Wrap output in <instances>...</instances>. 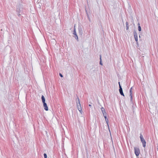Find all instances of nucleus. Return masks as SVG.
Here are the masks:
<instances>
[{
	"mask_svg": "<svg viewBox=\"0 0 158 158\" xmlns=\"http://www.w3.org/2000/svg\"><path fill=\"white\" fill-rule=\"evenodd\" d=\"M140 138L141 141L142 143L143 147L144 148L145 147H146V142L141 134H140Z\"/></svg>",
	"mask_w": 158,
	"mask_h": 158,
	"instance_id": "1",
	"label": "nucleus"
},
{
	"mask_svg": "<svg viewBox=\"0 0 158 158\" xmlns=\"http://www.w3.org/2000/svg\"><path fill=\"white\" fill-rule=\"evenodd\" d=\"M134 150L136 156H139L140 153V151L139 148H138L135 147Z\"/></svg>",
	"mask_w": 158,
	"mask_h": 158,
	"instance_id": "2",
	"label": "nucleus"
},
{
	"mask_svg": "<svg viewBox=\"0 0 158 158\" xmlns=\"http://www.w3.org/2000/svg\"><path fill=\"white\" fill-rule=\"evenodd\" d=\"M73 34H74V37H75V39H76L78 41V36L77 35V33L76 31L75 30V26L74 25V30L73 31Z\"/></svg>",
	"mask_w": 158,
	"mask_h": 158,
	"instance_id": "3",
	"label": "nucleus"
},
{
	"mask_svg": "<svg viewBox=\"0 0 158 158\" xmlns=\"http://www.w3.org/2000/svg\"><path fill=\"white\" fill-rule=\"evenodd\" d=\"M101 110L103 116L106 114V112L105 110L103 107H102L101 108Z\"/></svg>",
	"mask_w": 158,
	"mask_h": 158,
	"instance_id": "4",
	"label": "nucleus"
},
{
	"mask_svg": "<svg viewBox=\"0 0 158 158\" xmlns=\"http://www.w3.org/2000/svg\"><path fill=\"white\" fill-rule=\"evenodd\" d=\"M43 106L44 107V110H46L47 111L48 110V108L47 106V104L45 103V102L43 103Z\"/></svg>",
	"mask_w": 158,
	"mask_h": 158,
	"instance_id": "5",
	"label": "nucleus"
},
{
	"mask_svg": "<svg viewBox=\"0 0 158 158\" xmlns=\"http://www.w3.org/2000/svg\"><path fill=\"white\" fill-rule=\"evenodd\" d=\"M77 108L79 110V111L81 113V111H82V109L81 107V104H79V105L78 104L77 105Z\"/></svg>",
	"mask_w": 158,
	"mask_h": 158,
	"instance_id": "6",
	"label": "nucleus"
},
{
	"mask_svg": "<svg viewBox=\"0 0 158 158\" xmlns=\"http://www.w3.org/2000/svg\"><path fill=\"white\" fill-rule=\"evenodd\" d=\"M130 97L131 100V101L132 99V89H130Z\"/></svg>",
	"mask_w": 158,
	"mask_h": 158,
	"instance_id": "7",
	"label": "nucleus"
},
{
	"mask_svg": "<svg viewBox=\"0 0 158 158\" xmlns=\"http://www.w3.org/2000/svg\"><path fill=\"white\" fill-rule=\"evenodd\" d=\"M119 93H120V94H121V95L123 96H124V94H123V89H119Z\"/></svg>",
	"mask_w": 158,
	"mask_h": 158,
	"instance_id": "8",
	"label": "nucleus"
},
{
	"mask_svg": "<svg viewBox=\"0 0 158 158\" xmlns=\"http://www.w3.org/2000/svg\"><path fill=\"white\" fill-rule=\"evenodd\" d=\"M41 99L43 103L45 102V100L44 97L43 95H42L41 96Z\"/></svg>",
	"mask_w": 158,
	"mask_h": 158,
	"instance_id": "9",
	"label": "nucleus"
},
{
	"mask_svg": "<svg viewBox=\"0 0 158 158\" xmlns=\"http://www.w3.org/2000/svg\"><path fill=\"white\" fill-rule=\"evenodd\" d=\"M77 100H76V102L77 103V105L78 104L79 105V104H80V100L78 98V97H77Z\"/></svg>",
	"mask_w": 158,
	"mask_h": 158,
	"instance_id": "10",
	"label": "nucleus"
},
{
	"mask_svg": "<svg viewBox=\"0 0 158 158\" xmlns=\"http://www.w3.org/2000/svg\"><path fill=\"white\" fill-rule=\"evenodd\" d=\"M16 12H17L18 14H19L18 15L19 16L20 15L19 14L20 13V9L19 8H17V9Z\"/></svg>",
	"mask_w": 158,
	"mask_h": 158,
	"instance_id": "11",
	"label": "nucleus"
},
{
	"mask_svg": "<svg viewBox=\"0 0 158 158\" xmlns=\"http://www.w3.org/2000/svg\"><path fill=\"white\" fill-rule=\"evenodd\" d=\"M126 29L127 30H128L129 29V26H128V24L127 22H126Z\"/></svg>",
	"mask_w": 158,
	"mask_h": 158,
	"instance_id": "12",
	"label": "nucleus"
},
{
	"mask_svg": "<svg viewBox=\"0 0 158 158\" xmlns=\"http://www.w3.org/2000/svg\"><path fill=\"white\" fill-rule=\"evenodd\" d=\"M134 37L138 36L137 33L136 31H134Z\"/></svg>",
	"mask_w": 158,
	"mask_h": 158,
	"instance_id": "13",
	"label": "nucleus"
},
{
	"mask_svg": "<svg viewBox=\"0 0 158 158\" xmlns=\"http://www.w3.org/2000/svg\"><path fill=\"white\" fill-rule=\"evenodd\" d=\"M100 64L102 65V59H101V55H100Z\"/></svg>",
	"mask_w": 158,
	"mask_h": 158,
	"instance_id": "14",
	"label": "nucleus"
},
{
	"mask_svg": "<svg viewBox=\"0 0 158 158\" xmlns=\"http://www.w3.org/2000/svg\"><path fill=\"white\" fill-rule=\"evenodd\" d=\"M141 27L140 26H139L138 27V30L139 31H141Z\"/></svg>",
	"mask_w": 158,
	"mask_h": 158,
	"instance_id": "15",
	"label": "nucleus"
},
{
	"mask_svg": "<svg viewBox=\"0 0 158 158\" xmlns=\"http://www.w3.org/2000/svg\"><path fill=\"white\" fill-rule=\"evenodd\" d=\"M135 40L136 42L138 41V36L134 37Z\"/></svg>",
	"mask_w": 158,
	"mask_h": 158,
	"instance_id": "16",
	"label": "nucleus"
},
{
	"mask_svg": "<svg viewBox=\"0 0 158 158\" xmlns=\"http://www.w3.org/2000/svg\"><path fill=\"white\" fill-rule=\"evenodd\" d=\"M44 158H47V155L46 153H44Z\"/></svg>",
	"mask_w": 158,
	"mask_h": 158,
	"instance_id": "17",
	"label": "nucleus"
},
{
	"mask_svg": "<svg viewBox=\"0 0 158 158\" xmlns=\"http://www.w3.org/2000/svg\"><path fill=\"white\" fill-rule=\"evenodd\" d=\"M118 84H119V89H122V88L121 87V85H120V82H118Z\"/></svg>",
	"mask_w": 158,
	"mask_h": 158,
	"instance_id": "18",
	"label": "nucleus"
},
{
	"mask_svg": "<svg viewBox=\"0 0 158 158\" xmlns=\"http://www.w3.org/2000/svg\"><path fill=\"white\" fill-rule=\"evenodd\" d=\"M103 116H104L105 120H106V119H108L106 117V114L105 115H104Z\"/></svg>",
	"mask_w": 158,
	"mask_h": 158,
	"instance_id": "19",
	"label": "nucleus"
},
{
	"mask_svg": "<svg viewBox=\"0 0 158 158\" xmlns=\"http://www.w3.org/2000/svg\"><path fill=\"white\" fill-rule=\"evenodd\" d=\"M107 124H108V119H106V120H105Z\"/></svg>",
	"mask_w": 158,
	"mask_h": 158,
	"instance_id": "20",
	"label": "nucleus"
},
{
	"mask_svg": "<svg viewBox=\"0 0 158 158\" xmlns=\"http://www.w3.org/2000/svg\"><path fill=\"white\" fill-rule=\"evenodd\" d=\"M59 75L61 77H63V76L62 75L61 73H59Z\"/></svg>",
	"mask_w": 158,
	"mask_h": 158,
	"instance_id": "21",
	"label": "nucleus"
},
{
	"mask_svg": "<svg viewBox=\"0 0 158 158\" xmlns=\"http://www.w3.org/2000/svg\"><path fill=\"white\" fill-rule=\"evenodd\" d=\"M137 25H138V26H140V24H139V23H138Z\"/></svg>",
	"mask_w": 158,
	"mask_h": 158,
	"instance_id": "22",
	"label": "nucleus"
},
{
	"mask_svg": "<svg viewBox=\"0 0 158 158\" xmlns=\"http://www.w3.org/2000/svg\"><path fill=\"white\" fill-rule=\"evenodd\" d=\"M89 106H90V107H91V105H90V104H89Z\"/></svg>",
	"mask_w": 158,
	"mask_h": 158,
	"instance_id": "23",
	"label": "nucleus"
},
{
	"mask_svg": "<svg viewBox=\"0 0 158 158\" xmlns=\"http://www.w3.org/2000/svg\"><path fill=\"white\" fill-rule=\"evenodd\" d=\"M132 87H131V88L130 89H132Z\"/></svg>",
	"mask_w": 158,
	"mask_h": 158,
	"instance_id": "24",
	"label": "nucleus"
},
{
	"mask_svg": "<svg viewBox=\"0 0 158 158\" xmlns=\"http://www.w3.org/2000/svg\"><path fill=\"white\" fill-rule=\"evenodd\" d=\"M157 149H158V146H157Z\"/></svg>",
	"mask_w": 158,
	"mask_h": 158,
	"instance_id": "25",
	"label": "nucleus"
}]
</instances>
